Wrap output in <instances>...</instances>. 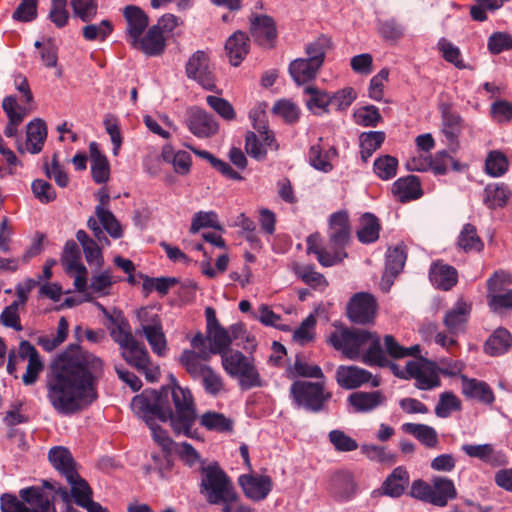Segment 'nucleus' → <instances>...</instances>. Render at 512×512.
I'll return each mask as SVG.
<instances>
[{"mask_svg":"<svg viewBox=\"0 0 512 512\" xmlns=\"http://www.w3.org/2000/svg\"><path fill=\"white\" fill-rule=\"evenodd\" d=\"M374 332L359 328H341L333 331L328 343L349 360H358Z\"/></svg>","mask_w":512,"mask_h":512,"instance_id":"5","label":"nucleus"},{"mask_svg":"<svg viewBox=\"0 0 512 512\" xmlns=\"http://www.w3.org/2000/svg\"><path fill=\"white\" fill-rule=\"evenodd\" d=\"M249 37L242 31L234 32L225 43V52L231 65L239 66L249 52Z\"/></svg>","mask_w":512,"mask_h":512,"instance_id":"27","label":"nucleus"},{"mask_svg":"<svg viewBox=\"0 0 512 512\" xmlns=\"http://www.w3.org/2000/svg\"><path fill=\"white\" fill-rule=\"evenodd\" d=\"M410 476L404 466H398L387 476L381 486L382 493L392 498L401 497L408 488Z\"/></svg>","mask_w":512,"mask_h":512,"instance_id":"25","label":"nucleus"},{"mask_svg":"<svg viewBox=\"0 0 512 512\" xmlns=\"http://www.w3.org/2000/svg\"><path fill=\"white\" fill-rule=\"evenodd\" d=\"M320 69V66H316L314 62L307 58L295 59L289 65V73L297 85L315 79Z\"/></svg>","mask_w":512,"mask_h":512,"instance_id":"33","label":"nucleus"},{"mask_svg":"<svg viewBox=\"0 0 512 512\" xmlns=\"http://www.w3.org/2000/svg\"><path fill=\"white\" fill-rule=\"evenodd\" d=\"M67 482L71 485V497H73L76 505L81 507L93 497L92 488L78 472L74 473L72 479L67 480Z\"/></svg>","mask_w":512,"mask_h":512,"instance_id":"50","label":"nucleus"},{"mask_svg":"<svg viewBox=\"0 0 512 512\" xmlns=\"http://www.w3.org/2000/svg\"><path fill=\"white\" fill-rule=\"evenodd\" d=\"M387 358L385 350L381 345V339L379 335L374 332L373 337L368 342V348L363 351L358 360L369 367H381V365H386Z\"/></svg>","mask_w":512,"mask_h":512,"instance_id":"38","label":"nucleus"},{"mask_svg":"<svg viewBox=\"0 0 512 512\" xmlns=\"http://www.w3.org/2000/svg\"><path fill=\"white\" fill-rule=\"evenodd\" d=\"M91 157V175L96 184H103L109 180L110 177V164L109 161L100 149L96 142H91L89 145Z\"/></svg>","mask_w":512,"mask_h":512,"instance_id":"29","label":"nucleus"},{"mask_svg":"<svg viewBox=\"0 0 512 512\" xmlns=\"http://www.w3.org/2000/svg\"><path fill=\"white\" fill-rule=\"evenodd\" d=\"M26 148L31 154H38L42 151L47 138L46 123L40 119H34L27 125Z\"/></svg>","mask_w":512,"mask_h":512,"instance_id":"31","label":"nucleus"},{"mask_svg":"<svg viewBox=\"0 0 512 512\" xmlns=\"http://www.w3.org/2000/svg\"><path fill=\"white\" fill-rule=\"evenodd\" d=\"M142 332L152 351L162 357L167 353V340L163 332L161 318L157 313L142 309L138 313Z\"/></svg>","mask_w":512,"mask_h":512,"instance_id":"6","label":"nucleus"},{"mask_svg":"<svg viewBox=\"0 0 512 512\" xmlns=\"http://www.w3.org/2000/svg\"><path fill=\"white\" fill-rule=\"evenodd\" d=\"M386 135L383 131L363 132L359 137L360 154L363 162H367L373 153L381 147Z\"/></svg>","mask_w":512,"mask_h":512,"instance_id":"46","label":"nucleus"},{"mask_svg":"<svg viewBox=\"0 0 512 512\" xmlns=\"http://www.w3.org/2000/svg\"><path fill=\"white\" fill-rule=\"evenodd\" d=\"M210 359L211 355L206 352V349H200V351L185 349L180 355L179 362L193 380H198L209 368V365L203 362H208Z\"/></svg>","mask_w":512,"mask_h":512,"instance_id":"20","label":"nucleus"},{"mask_svg":"<svg viewBox=\"0 0 512 512\" xmlns=\"http://www.w3.org/2000/svg\"><path fill=\"white\" fill-rule=\"evenodd\" d=\"M2 107L9 119V122L4 129V135L6 137H14L18 131L17 127L22 123L26 115L25 108L17 104V100L14 96L5 97L3 99Z\"/></svg>","mask_w":512,"mask_h":512,"instance_id":"30","label":"nucleus"},{"mask_svg":"<svg viewBox=\"0 0 512 512\" xmlns=\"http://www.w3.org/2000/svg\"><path fill=\"white\" fill-rule=\"evenodd\" d=\"M235 378L239 379V386L243 390L263 386L261 377L252 362L248 366H244Z\"/></svg>","mask_w":512,"mask_h":512,"instance_id":"62","label":"nucleus"},{"mask_svg":"<svg viewBox=\"0 0 512 512\" xmlns=\"http://www.w3.org/2000/svg\"><path fill=\"white\" fill-rule=\"evenodd\" d=\"M353 117L358 125L364 127H376L383 120L378 107L374 105L358 108L354 112Z\"/></svg>","mask_w":512,"mask_h":512,"instance_id":"57","label":"nucleus"},{"mask_svg":"<svg viewBox=\"0 0 512 512\" xmlns=\"http://www.w3.org/2000/svg\"><path fill=\"white\" fill-rule=\"evenodd\" d=\"M273 112L281 116L288 124H294L299 120L300 109L290 100H279L273 106Z\"/></svg>","mask_w":512,"mask_h":512,"instance_id":"63","label":"nucleus"},{"mask_svg":"<svg viewBox=\"0 0 512 512\" xmlns=\"http://www.w3.org/2000/svg\"><path fill=\"white\" fill-rule=\"evenodd\" d=\"M69 323L68 320L62 316L60 317L57 325V333L55 336H40L37 339V344L47 352H51L60 346L68 336Z\"/></svg>","mask_w":512,"mask_h":512,"instance_id":"47","label":"nucleus"},{"mask_svg":"<svg viewBox=\"0 0 512 512\" xmlns=\"http://www.w3.org/2000/svg\"><path fill=\"white\" fill-rule=\"evenodd\" d=\"M123 15L127 23L126 40L130 44L148 28L149 17L140 7L135 5L126 6Z\"/></svg>","mask_w":512,"mask_h":512,"instance_id":"19","label":"nucleus"},{"mask_svg":"<svg viewBox=\"0 0 512 512\" xmlns=\"http://www.w3.org/2000/svg\"><path fill=\"white\" fill-rule=\"evenodd\" d=\"M238 484L245 497L255 502L265 500L273 488V482L269 475L252 473L240 475Z\"/></svg>","mask_w":512,"mask_h":512,"instance_id":"13","label":"nucleus"},{"mask_svg":"<svg viewBox=\"0 0 512 512\" xmlns=\"http://www.w3.org/2000/svg\"><path fill=\"white\" fill-rule=\"evenodd\" d=\"M188 147L191 149V151L195 155H197L198 157L208 161L210 163V165L215 170H217L219 173H221L224 177H226L228 179H231V180H236V181L243 180V177L240 175V173L235 171L230 166L229 163H227V162L217 158L216 156H214L212 153H210L207 150H201V149H197V148H194V147H191V146H188Z\"/></svg>","mask_w":512,"mask_h":512,"instance_id":"43","label":"nucleus"},{"mask_svg":"<svg viewBox=\"0 0 512 512\" xmlns=\"http://www.w3.org/2000/svg\"><path fill=\"white\" fill-rule=\"evenodd\" d=\"M113 32V25L109 20H102L98 25L89 24L83 27L82 34L87 41H105Z\"/></svg>","mask_w":512,"mask_h":512,"instance_id":"59","label":"nucleus"},{"mask_svg":"<svg viewBox=\"0 0 512 512\" xmlns=\"http://www.w3.org/2000/svg\"><path fill=\"white\" fill-rule=\"evenodd\" d=\"M199 422L206 430L217 433H232L234 428L233 421L230 418L215 411H207L202 414Z\"/></svg>","mask_w":512,"mask_h":512,"instance_id":"39","label":"nucleus"},{"mask_svg":"<svg viewBox=\"0 0 512 512\" xmlns=\"http://www.w3.org/2000/svg\"><path fill=\"white\" fill-rule=\"evenodd\" d=\"M208 340L210 342L209 349H206L210 355H220L222 356L226 352H228L232 339L228 333V331L224 327H218L212 330L207 331Z\"/></svg>","mask_w":512,"mask_h":512,"instance_id":"45","label":"nucleus"},{"mask_svg":"<svg viewBox=\"0 0 512 512\" xmlns=\"http://www.w3.org/2000/svg\"><path fill=\"white\" fill-rule=\"evenodd\" d=\"M461 402L452 392H444L440 395L435 407V414L440 418H447L452 411L460 410Z\"/></svg>","mask_w":512,"mask_h":512,"instance_id":"61","label":"nucleus"},{"mask_svg":"<svg viewBox=\"0 0 512 512\" xmlns=\"http://www.w3.org/2000/svg\"><path fill=\"white\" fill-rule=\"evenodd\" d=\"M171 380V385L162 386L159 390L145 389L134 396L131 403L133 410L151 430L153 439L164 449H169L173 441L156 419L169 422L176 435L203 440L194 427L198 415L190 389L181 387L173 376Z\"/></svg>","mask_w":512,"mask_h":512,"instance_id":"2","label":"nucleus"},{"mask_svg":"<svg viewBox=\"0 0 512 512\" xmlns=\"http://www.w3.org/2000/svg\"><path fill=\"white\" fill-rule=\"evenodd\" d=\"M392 194L401 203L419 199L423 195L419 177L408 175L397 179L392 185Z\"/></svg>","mask_w":512,"mask_h":512,"instance_id":"21","label":"nucleus"},{"mask_svg":"<svg viewBox=\"0 0 512 512\" xmlns=\"http://www.w3.org/2000/svg\"><path fill=\"white\" fill-rule=\"evenodd\" d=\"M437 47L446 62L460 70L471 69V66L464 62L460 49L446 38H441L438 41Z\"/></svg>","mask_w":512,"mask_h":512,"instance_id":"48","label":"nucleus"},{"mask_svg":"<svg viewBox=\"0 0 512 512\" xmlns=\"http://www.w3.org/2000/svg\"><path fill=\"white\" fill-rule=\"evenodd\" d=\"M95 214L98 217L103 229L114 239H119L123 236V229L120 222L116 219L114 214L102 206H96Z\"/></svg>","mask_w":512,"mask_h":512,"instance_id":"51","label":"nucleus"},{"mask_svg":"<svg viewBox=\"0 0 512 512\" xmlns=\"http://www.w3.org/2000/svg\"><path fill=\"white\" fill-rule=\"evenodd\" d=\"M406 372L416 380L415 386L420 390H431L441 385L440 377L435 369H424L417 362L410 360L406 363Z\"/></svg>","mask_w":512,"mask_h":512,"instance_id":"22","label":"nucleus"},{"mask_svg":"<svg viewBox=\"0 0 512 512\" xmlns=\"http://www.w3.org/2000/svg\"><path fill=\"white\" fill-rule=\"evenodd\" d=\"M377 308V300L372 294L358 292L347 303L346 315L352 323L366 325L374 321Z\"/></svg>","mask_w":512,"mask_h":512,"instance_id":"7","label":"nucleus"},{"mask_svg":"<svg viewBox=\"0 0 512 512\" xmlns=\"http://www.w3.org/2000/svg\"><path fill=\"white\" fill-rule=\"evenodd\" d=\"M361 452L371 461L390 465L396 462V455L388 452L383 446L364 444L361 446Z\"/></svg>","mask_w":512,"mask_h":512,"instance_id":"58","label":"nucleus"},{"mask_svg":"<svg viewBox=\"0 0 512 512\" xmlns=\"http://www.w3.org/2000/svg\"><path fill=\"white\" fill-rule=\"evenodd\" d=\"M289 395L296 408L311 413L325 411L332 398V393L326 389L324 382L308 380H295L290 386Z\"/></svg>","mask_w":512,"mask_h":512,"instance_id":"4","label":"nucleus"},{"mask_svg":"<svg viewBox=\"0 0 512 512\" xmlns=\"http://www.w3.org/2000/svg\"><path fill=\"white\" fill-rule=\"evenodd\" d=\"M304 93L309 95V99L306 101V105L308 109L316 112V109H319L321 112H329V106L331 104L330 95L318 89L314 86H307L304 88Z\"/></svg>","mask_w":512,"mask_h":512,"instance_id":"54","label":"nucleus"},{"mask_svg":"<svg viewBox=\"0 0 512 512\" xmlns=\"http://www.w3.org/2000/svg\"><path fill=\"white\" fill-rule=\"evenodd\" d=\"M121 355L134 368H144L150 358L145 345L136 339L121 349Z\"/></svg>","mask_w":512,"mask_h":512,"instance_id":"40","label":"nucleus"},{"mask_svg":"<svg viewBox=\"0 0 512 512\" xmlns=\"http://www.w3.org/2000/svg\"><path fill=\"white\" fill-rule=\"evenodd\" d=\"M250 34L258 45L273 47L277 38L274 19L268 15H253L250 18Z\"/></svg>","mask_w":512,"mask_h":512,"instance_id":"14","label":"nucleus"},{"mask_svg":"<svg viewBox=\"0 0 512 512\" xmlns=\"http://www.w3.org/2000/svg\"><path fill=\"white\" fill-rule=\"evenodd\" d=\"M221 359L223 369L233 378L239 374L244 366H248L251 363L241 351H234L230 354L226 352L221 356Z\"/></svg>","mask_w":512,"mask_h":512,"instance_id":"55","label":"nucleus"},{"mask_svg":"<svg viewBox=\"0 0 512 512\" xmlns=\"http://www.w3.org/2000/svg\"><path fill=\"white\" fill-rule=\"evenodd\" d=\"M381 223L373 213L366 212L359 218V227L356 231L357 239L362 244L375 243L380 236Z\"/></svg>","mask_w":512,"mask_h":512,"instance_id":"28","label":"nucleus"},{"mask_svg":"<svg viewBox=\"0 0 512 512\" xmlns=\"http://www.w3.org/2000/svg\"><path fill=\"white\" fill-rule=\"evenodd\" d=\"M512 192L505 183L488 184L484 188L483 202L487 208L494 210L507 205Z\"/></svg>","mask_w":512,"mask_h":512,"instance_id":"34","label":"nucleus"},{"mask_svg":"<svg viewBox=\"0 0 512 512\" xmlns=\"http://www.w3.org/2000/svg\"><path fill=\"white\" fill-rule=\"evenodd\" d=\"M205 392L211 396H217L224 390L223 378L209 366L199 379Z\"/></svg>","mask_w":512,"mask_h":512,"instance_id":"60","label":"nucleus"},{"mask_svg":"<svg viewBox=\"0 0 512 512\" xmlns=\"http://www.w3.org/2000/svg\"><path fill=\"white\" fill-rule=\"evenodd\" d=\"M404 432L413 435L418 441L428 448L437 447L439 440L436 430L425 424L405 423L402 426Z\"/></svg>","mask_w":512,"mask_h":512,"instance_id":"42","label":"nucleus"},{"mask_svg":"<svg viewBox=\"0 0 512 512\" xmlns=\"http://www.w3.org/2000/svg\"><path fill=\"white\" fill-rule=\"evenodd\" d=\"M129 45L148 57L160 56L166 49V38L152 25L145 34L138 36Z\"/></svg>","mask_w":512,"mask_h":512,"instance_id":"15","label":"nucleus"},{"mask_svg":"<svg viewBox=\"0 0 512 512\" xmlns=\"http://www.w3.org/2000/svg\"><path fill=\"white\" fill-rule=\"evenodd\" d=\"M19 497L28 506V511L34 512H57L55 495H50L48 489L42 485L30 486L19 491Z\"/></svg>","mask_w":512,"mask_h":512,"instance_id":"12","label":"nucleus"},{"mask_svg":"<svg viewBox=\"0 0 512 512\" xmlns=\"http://www.w3.org/2000/svg\"><path fill=\"white\" fill-rule=\"evenodd\" d=\"M464 381L463 393L471 398L477 399L479 402L490 405L495 400V395L491 387L484 381L477 379H468L462 377Z\"/></svg>","mask_w":512,"mask_h":512,"instance_id":"35","label":"nucleus"},{"mask_svg":"<svg viewBox=\"0 0 512 512\" xmlns=\"http://www.w3.org/2000/svg\"><path fill=\"white\" fill-rule=\"evenodd\" d=\"M82 327L74 336L82 341ZM104 374L103 360L84 350L79 343L69 344L50 366L47 398L56 412L72 415L91 405L97 398V384Z\"/></svg>","mask_w":512,"mask_h":512,"instance_id":"1","label":"nucleus"},{"mask_svg":"<svg viewBox=\"0 0 512 512\" xmlns=\"http://www.w3.org/2000/svg\"><path fill=\"white\" fill-rule=\"evenodd\" d=\"M512 346V335L506 328H497L486 340L484 351L490 356H500Z\"/></svg>","mask_w":512,"mask_h":512,"instance_id":"32","label":"nucleus"},{"mask_svg":"<svg viewBox=\"0 0 512 512\" xmlns=\"http://www.w3.org/2000/svg\"><path fill=\"white\" fill-rule=\"evenodd\" d=\"M386 396L380 390L372 392L357 391L351 393L347 401L357 413H367L386 403Z\"/></svg>","mask_w":512,"mask_h":512,"instance_id":"24","label":"nucleus"},{"mask_svg":"<svg viewBox=\"0 0 512 512\" xmlns=\"http://www.w3.org/2000/svg\"><path fill=\"white\" fill-rule=\"evenodd\" d=\"M327 490L337 501L350 500L356 491V484L353 476L348 471H337L329 479Z\"/></svg>","mask_w":512,"mask_h":512,"instance_id":"17","label":"nucleus"},{"mask_svg":"<svg viewBox=\"0 0 512 512\" xmlns=\"http://www.w3.org/2000/svg\"><path fill=\"white\" fill-rule=\"evenodd\" d=\"M438 109L441 114L442 133L450 149L456 151L459 148V137L464 129V120L451 103H441Z\"/></svg>","mask_w":512,"mask_h":512,"instance_id":"8","label":"nucleus"},{"mask_svg":"<svg viewBox=\"0 0 512 512\" xmlns=\"http://www.w3.org/2000/svg\"><path fill=\"white\" fill-rule=\"evenodd\" d=\"M200 493L211 505H222V512H232V504L239 500L231 478L218 462L202 465L200 468Z\"/></svg>","mask_w":512,"mask_h":512,"instance_id":"3","label":"nucleus"},{"mask_svg":"<svg viewBox=\"0 0 512 512\" xmlns=\"http://www.w3.org/2000/svg\"><path fill=\"white\" fill-rule=\"evenodd\" d=\"M185 72L189 79L195 80L206 90L213 91L215 88L209 57L204 51L198 50L190 56L185 66Z\"/></svg>","mask_w":512,"mask_h":512,"instance_id":"10","label":"nucleus"},{"mask_svg":"<svg viewBox=\"0 0 512 512\" xmlns=\"http://www.w3.org/2000/svg\"><path fill=\"white\" fill-rule=\"evenodd\" d=\"M509 168V162L506 155L499 151H490L485 160V171L491 177L503 176Z\"/></svg>","mask_w":512,"mask_h":512,"instance_id":"52","label":"nucleus"},{"mask_svg":"<svg viewBox=\"0 0 512 512\" xmlns=\"http://www.w3.org/2000/svg\"><path fill=\"white\" fill-rule=\"evenodd\" d=\"M185 123L188 130L198 138L212 137L219 130V125L213 115L197 106L187 110Z\"/></svg>","mask_w":512,"mask_h":512,"instance_id":"9","label":"nucleus"},{"mask_svg":"<svg viewBox=\"0 0 512 512\" xmlns=\"http://www.w3.org/2000/svg\"><path fill=\"white\" fill-rule=\"evenodd\" d=\"M398 159L391 155H382L375 159L373 171L381 180H390L397 174Z\"/></svg>","mask_w":512,"mask_h":512,"instance_id":"53","label":"nucleus"},{"mask_svg":"<svg viewBox=\"0 0 512 512\" xmlns=\"http://www.w3.org/2000/svg\"><path fill=\"white\" fill-rule=\"evenodd\" d=\"M430 504L438 507H445L449 501L457 497V490L454 482L444 476H434L431 479Z\"/></svg>","mask_w":512,"mask_h":512,"instance_id":"23","label":"nucleus"},{"mask_svg":"<svg viewBox=\"0 0 512 512\" xmlns=\"http://www.w3.org/2000/svg\"><path fill=\"white\" fill-rule=\"evenodd\" d=\"M407 259L405 247L398 245L394 248H389L386 253V270L392 276H397L403 269Z\"/></svg>","mask_w":512,"mask_h":512,"instance_id":"56","label":"nucleus"},{"mask_svg":"<svg viewBox=\"0 0 512 512\" xmlns=\"http://www.w3.org/2000/svg\"><path fill=\"white\" fill-rule=\"evenodd\" d=\"M100 307L108 320L115 325L110 329V336L120 346V349L135 340L127 319L124 317L115 319L102 305Z\"/></svg>","mask_w":512,"mask_h":512,"instance_id":"36","label":"nucleus"},{"mask_svg":"<svg viewBox=\"0 0 512 512\" xmlns=\"http://www.w3.org/2000/svg\"><path fill=\"white\" fill-rule=\"evenodd\" d=\"M456 245L465 253L480 252L484 248V243L477 233L476 226L471 223H466L462 227Z\"/></svg>","mask_w":512,"mask_h":512,"instance_id":"37","label":"nucleus"},{"mask_svg":"<svg viewBox=\"0 0 512 512\" xmlns=\"http://www.w3.org/2000/svg\"><path fill=\"white\" fill-rule=\"evenodd\" d=\"M332 47L331 38L327 35L321 34L314 41L308 43L305 48L307 59L314 62L316 66H323L326 53Z\"/></svg>","mask_w":512,"mask_h":512,"instance_id":"44","label":"nucleus"},{"mask_svg":"<svg viewBox=\"0 0 512 512\" xmlns=\"http://www.w3.org/2000/svg\"><path fill=\"white\" fill-rule=\"evenodd\" d=\"M328 238L333 249L345 250L351 240V225L346 210L334 212L329 217Z\"/></svg>","mask_w":512,"mask_h":512,"instance_id":"11","label":"nucleus"},{"mask_svg":"<svg viewBox=\"0 0 512 512\" xmlns=\"http://www.w3.org/2000/svg\"><path fill=\"white\" fill-rule=\"evenodd\" d=\"M337 150L331 147L328 151L323 152L320 144L312 145L308 152L310 164L317 170L329 172L333 169L330 162V155H336Z\"/></svg>","mask_w":512,"mask_h":512,"instance_id":"49","label":"nucleus"},{"mask_svg":"<svg viewBox=\"0 0 512 512\" xmlns=\"http://www.w3.org/2000/svg\"><path fill=\"white\" fill-rule=\"evenodd\" d=\"M48 459L52 466L66 478L72 479V475L77 472L76 462L68 448L55 446L49 450Z\"/></svg>","mask_w":512,"mask_h":512,"instance_id":"26","label":"nucleus"},{"mask_svg":"<svg viewBox=\"0 0 512 512\" xmlns=\"http://www.w3.org/2000/svg\"><path fill=\"white\" fill-rule=\"evenodd\" d=\"M429 279L436 288L449 291L458 283V272L455 267L437 260L430 266Z\"/></svg>","mask_w":512,"mask_h":512,"instance_id":"18","label":"nucleus"},{"mask_svg":"<svg viewBox=\"0 0 512 512\" xmlns=\"http://www.w3.org/2000/svg\"><path fill=\"white\" fill-rule=\"evenodd\" d=\"M490 53L497 55L503 51L512 49V36L507 32H494L488 38L487 43Z\"/></svg>","mask_w":512,"mask_h":512,"instance_id":"64","label":"nucleus"},{"mask_svg":"<svg viewBox=\"0 0 512 512\" xmlns=\"http://www.w3.org/2000/svg\"><path fill=\"white\" fill-rule=\"evenodd\" d=\"M372 373L356 365H340L336 369L335 379L337 384L346 390H353L368 383Z\"/></svg>","mask_w":512,"mask_h":512,"instance_id":"16","label":"nucleus"},{"mask_svg":"<svg viewBox=\"0 0 512 512\" xmlns=\"http://www.w3.org/2000/svg\"><path fill=\"white\" fill-rule=\"evenodd\" d=\"M471 308L465 302H457L444 317V324L450 333L456 334L462 330L468 320Z\"/></svg>","mask_w":512,"mask_h":512,"instance_id":"41","label":"nucleus"}]
</instances>
